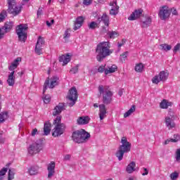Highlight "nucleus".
<instances>
[{"mask_svg": "<svg viewBox=\"0 0 180 180\" xmlns=\"http://www.w3.org/2000/svg\"><path fill=\"white\" fill-rule=\"evenodd\" d=\"M72 138L75 143L81 144L82 143H86V141L91 138V134L86 132L84 129H79L75 131L72 133Z\"/></svg>", "mask_w": 180, "mask_h": 180, "instance_id": "3", "label": "nucleus"}, {"mask_svg": "<svg viewBox=\"0 0 180 180\" xmlns=\"http://www.w3.org/2000/svg\"><path fill=\"white\" fill-rule=\"evenodd\" d=\"M7 11L13 16H18L22 12V6L18 4L16 0H7Z\"/></svg>", "mask_w": 180, "mask_h": 180, "instance_id": "6", "label": "nucleus"}, {"mask_svg": "<svg viewBox=\"0 0 180 180\" xmlns=\"http://www.w3.org/2000/svg\"><path fill=\"white\" fill-rule=\"evenodd\" d=\"M98 22H103L104 25H105V26H109V16H108V15H106V13L103 14V15L101 17H99L98 18Z\"/></svg>", "mask_w": 180, "mask_h": 180, "instance_id": "29", "label": "nucleus"}, {"mask_svg": "<svg viewBox=\"0 0 180 180\" xmlns=\"http://www.w3.org/2000/svg\"><path fill=\"white\" fill-rule=\"evenodd\" d=\"M180 50V43L177 44L174 47V49H173V51L174 53H177V51H179Z\"/></svg>", "mask_w": 180, "mask_h": 180, "instance_id": "50", "label": "nucleus"}, {"mask_svg": "<svg viewBox=\"0 0 180 180\" xmlns=\"http://www.w3.org/2000/svg\"><path fill=\"white\" fill-rule=\"evenodd\" d=\"M47 171H48V179H51V177L56 174V162H51L47 165Z\"/></svg>", "mask_w": 180, "mask_h": 180, "instance_id": "15", "label": "nucleus"}, {"mask_svg": "<svg viewBox=\"0 0 180 180\" xmlns=\"http://www.w3.org/2000/svg\"><path fill=\"white\" fill-rule=\"evenodd\" d=\"M160 49L163 51H169V50H171V49H172V46L171 45H168L167 44H160Z\"/></svg>", "mask_w": 180, "mask_h": 180, "instance_id": "35", "label": "nucleus"}, {"mask_svg": "<svg viewBox=\"0 0 180 180\" xmlns=\"http://www.w3.org/2000/svg\"><path fill=\"white\" fill-rule=\"evenodd\" d=\"M136 179V177L134 176H131L129 178V180H135Z\"/></svg>", "mask_w": 180, "mask_h": 180, "instance_id": "63", "label": "nucleus"}, {"mask_svg": "<svg viewBox=\"0 0 180 180\" xmlns=\"http://www.w3.org/2000/svg\"><path fill=\"white\" fill-rule=\"evenodd\" d=\"M13 27V22L8 21L5 23L4 26L1 27V29H3L5 33L6 34L8 32H11Z\"/></svg>", "mask_w": 180, "mask_h": 180, "instance_id": "27", "label": "nucleus"}, {"mask_svg": "<svg viewBox=\"0 0 180 180\" xmlns=\"http://www.w3.org/2000/svg\"><path fill=\"white\" fill-rule=\"evenodd\" d=\"M98 91L103 96V103L109 105L112 102V96H113V92H112L109 86L100 85Z\"/></svg>", "mask_w": 180, "mask_h": 180, "instance_id": "5", "label": "nucleus"}, {"mask_svg": "<svg viewBox=\"0 0 180 180\" xmlns=\"http://www.w3.org/2000/svg\"><path fill=\"white\" fill-rule=\"evenodd\" d=\"M22 62V58L18 57L15 60H13V62L11 63V65L8 67L9 71H15L18 68V66L19 65V63Z\"/></svg>", "mask_w": 180, "mask_h": 180, "instance_id": "20", "label": "nucleus"}, {"mask_svg": "<svg viewBox=\"0 0 180 180\" xmlns=\"http://www.w3.org/2000/svg\"><path fill=\"white\" fill-rule=\"evenodd\" d=\"M136 112V105H132L131 108L124 114V117H129L132 113Z\"/></svg>", "mask_w": 180, "mask_h": 180, "instance_id": "32", "label": "nucleus"}, {"mask_svg": "<svg viewBox=\"0 0 180 180\" xmlns=\"http://www.w3.org/2000/svg\"><path fill=\"white\" fill-rule=\"evenodd\" d=\"M43 150V144L39 142H34L30 145L28 148V153L30 155H33L34 154H37V153H40Z\"/></svg>", "mask_w": 180, "mask_h": 180, "instance_id": "13", "label": "nucleus"}, {"mask_svg": "<svg viewBox=\"0 0 180 180\" xmlns=\"http://www.w3.org/2000/svg\"><path fill=\"white\" fill-rule=\"evenodd\" d=\"M79 65H77L76 66H75L74 68H72L70 70V72H72V74H77V72H78V68H79Z\"/></svg>", "mask_w": 180, "mask_h": 180, "instance_id": "46", "label": "nucleus"}, {"mask_svg": "<svg viewBox=\"0 0 180 180\" xmlns=\"http://www.w3.org/2000/svg\"><path fill=\"white\" fill-rule=\"evenodd\" d=\"M136 171V162H131L126 167L127 174H133Z\"/></svg>", "mask_w": 180, "mask_h": 180, "instance_id": "26", "label": "nucleus"}, {"mask_svg": "<svg viewBox=\"0 0 180 180\" xmlns=\"http://www.w3.org/2000/svg\"><path fill=\"white\" fill-rule=\"evenodd\" d=\"M171 12H172V15H174L175 16H178V11H176V8H172L170 10V13H171Z\"/></svg>", "mask_w": 180, "mask_h": 180, "instance_id": "52", "label": "nucleus"}, {"mask_svg": "<svg viewBox=\"0 0 180 180\" xmlns=\"http://www.w3.org/2000/svg\"><path fill=\"white\" fill-rule=\"evenodd\" d=\"M5 141V139L2 136V134H0V143H4Z\"/></svg>", "mask_w": 180, "mask_h": 180, "instance_id": "60", "label": "nucleus"}, {"mask_svg": "<svg viewBox=\"0 0 180 180\" xmlns=\"http://www.w3.org/2000/svg\"><path fill=\"white\" fill-rule=\"evenodd\" d=\"M29 27L27 24H20L16 27V34L18 36L19 41H22L25 43L26 41V39H27V30Z\"/></svg>", "mask_w": 180, "mask_h": 180, "instance_id": "7", "label": "nucleus"}, {"mask_svg": "<svg viewBox=\"0 0 180 180\" xmlns=\"http://www.w3.org/2000/svg\"><path fill=\"white\" fill-rule=\"evenodd\" d=\"M71 159V155H65L64 156V160H65V161H68V160Z\"/></svg>", "mask_w": 180, "mask_h": 180, "instance_id": "58", "label": "nucleus"}, {"mask_svg": "<svg viewBox=\"0 0 180 180\" xmlns=\"http://www.w3.org/2000/svg\"><path fill=\"white\" fill-rule=\"evenodd\" d=\"M174 103L167 99H163L160 103V109H168V108L172 106Z\"/></svg>", "mask_w": 180, "mask_h": 180, "instance_id": "23", "label": "nucleus"}, {"mask_svg": "<svg viewBox=\"0 0 180 180\" xmlns=\"http://www.w3.org/2000/svg\"><path fill=\"white\" fill-rule=\"evenodd\" d=\"M178 141H180V135L174 134V138L171 139V142L172 143H178Z\"/></svg>", "mask_w": 180, "mask_h": 180, "instance_id": "42", "label": "nucleus"}, {"mask_svg": "<svg viewBox=\"0 0 180 180\" xmlns=\"http://www.w3.org/2000/svg\"><path fill=\"white\" fill-rule=\"evenodd\" d=\"M43 13V9L39 8L37 11V16H41V14Z\"/></svg>", "mask_w": 180, "mask_h": 180, "instance_id": "57", "label": "nucleus"}, {"mask_svg": "<svg viewBox=\"0 0 180 180\" xmlns=\"http://www.w3.org/2000/svg\"><path fill=\"white\" fill-rule=\"evenodd\" d=\"M5 34H6L5 33V31L4 30V28H0V40L1 39H4V36H5Z\"/></svg>", "mask_w": 180, "mask_h": 180, "instance_id": "51", "label": "nucleus"}, {"mask_svg": "<svg viewBox=\"0 0 180 180\" xmlns=\"http://www.w3.org/2000/svg\"><path fill=\"white\" fill-rule=\"evenodd\" d=\"M58 2H60V4H64V1L65 0H58Z\"/></svg>", "mask_w": 180, "mask_h": 180, "instance_id": "64", "label": "nucleus"}, {"mask_svg": "<svg viewBox=\"0 0 180 180\" xmlns=\"http://www.w3.org/2000/svg\"><path fill=\"white\" fill-rule=\"evenodd\" d=\"M127 56H129V52L126 51L124 52L122 54L120 55V60L122 63H124L127 58Z\"/></svg>", "mask_w": 180, "mask_h": 180, "instance_id": "39", "label": "nucleus"}, {"mask_svg": "<svg viewBox=\"0 0 180 180\" xmlns=\"http://www.w3.org/2000/svg\"><path fill=\"white\" fill-rule=\"evenodd\" d=\"M110 6L112 8L110 10V15H116L119 13V6L116 1H112L110 3Z\"/></svg>", "mask_w": 180, "mask_h": 180, "instance_id": "17", "label": "nucleus"}, {"mask_svg": "<svg viewBox=\"0 0 180 180\" xmlns=\"http://www.w3.org/2000/svg\"><path fill=\"white\" fill-rule=\"evenodd\" d=\"M175 114L174 113V111L169 110L168 115L165 117V123L166 125V127L169 130H171L172 129H175Z\"/></svg>", "mask_w": 180, "mask_h": 180, "instance_id": "8", "label": "nucleus"}, {"mask_svg": "<svg viewBox=\"0 0 180 180\" xmlns=\"http://www.w3.org/2000/svg\"><path fill=\"white\" fill-rule=\"evenodd\" d=\"M90 120H91V118H89V116H82L77 118V124H80V125L88 124Z\"/></svg>", "mask_w": 180, "mask_h": 180, "instance_id": "21", "label": "nucleus"}, {"mask_svg": "<svg viewBox=\"0 0 180 180\" xmlns=\"http://www.w3.org/2000/svg\"><path fill=\"white\" fill-rule=\"evenodd\" d=\"M43 101L44 103H49L51 101V97H50V95H46L43 98Z\"/></svg>", "mask_w": 180, "mask_h": 180, "instance_id": "45", "label": "nucleus"}, {"mask_svg": "<svg viewBox=\"0 0 180 180\" xmlns=\"http://www.w3.org/2000/svg\"><path fill=\"white\" fill-rule=\"evenodd\" d=\"M15 71H13L10 72V74L8 76L7 83L8 84V86H13L15 85Z\"/></svg>", "mask_w": 180, "mask_h": 180, "instance_id": "24", "label": "nucleus"}, {"mask_svg": "<svg viewBox=\"0 0 180 180\" xmlns=\"http://www.w3.org/2000/svg\"><path fill=\"white\" fill-rule=\"evenodd\" d=\"M8 112L0 113V123H4V122L8 119Z\"/></svg>", "mask_w": 180, "mask_h": 180, "instance_id": "38", "label": "nucleus"}, {"mask_svg": "<svg viewBox=\"0 0 180 180\" xmlns=\"http://www.w3.org/2000/svg\"><path fill=\"white\" fill-rule=\"evenodd\" d=\"M108 35L110 39H115V37H119V33L116 31H111L108 32Z\"/></svg>", "mask_w": 180, "mask_h": 180, "instance_id": "37", "label": "nucleus"}, {"mask_svg": "<svg viewBox=\"0 0 180 180\" xmlns=\"http://www.w3.org/2000/svg\"><path fill=\"white\" fill-rule=\"evenodd\" d=\"M67 98L69 101V102H68V105L70 106V108L75 105V102H77V99H78V92L75 87H72L69 90Z\"/></svg>", "mask_w": 180, "mask_h": 180, "instance_id": "10", "label": "nucleus"}, {"mask_svg": "<svg viewBox=\"0 0 180 180\" xmlns=\"http://www.w3.org/2000/svg\"><path fill=\"white\" fill-rule=\"evenodd\" d=\"M5 18H6V11H2L0 13V22H4V20H5Z\"/></svg>", "mask_w": 180, "mask_h": 180, "instance_id": "44", "label": "nucleus"}, {"mask_svg": "<svg viewBox=\"0 0 180 180\" xmlns=\"http://www.w3.org/2000/svg\"><path fill=\"white\" fill-rule=\"evenodd\" d=\"M151 25V18L146 17V20L142 21V27H148Z\"/></svg>", "mask_w": 180, "mask_h": 180, "instance_id": "34", "label": "nucleus"}, {"mask_svg": "<svg viewBox=\"0 0 180 180\" xmlns=\"http://www.w3.org/2000/svg\"><path fill=\"white\" fill-rule=\"evenodd\" d=\"M175 160L176 162L180 163V148L176 149L175 153Z\"/></svg>", "mask_w": 180, "mask_h": 180, "instance_id": "40", "label": "nucleus"}, {"mask_svg": "<svg viewBox=\"0 0 180 180\" xmlns=\"http://www.w3.org/2000/svg\"><path fill=\"white\" fill-rule=\"evenodd\" d=\"M6 172H8V168H3L1 170H0V176H4Z\"/></svg>", "mask_w": 180, "mask_h": 180, "instance_id": "48", "label": "nucleus"}, {"mask_svg": "<svg viewBox=\"0 0 180 180\" xmlns=\"http://www.w3.org/2000/svg\"><path fill=\"white\" fill-rule=\"evenodd\" d=\"M28 172L30 175H37V174H39V167L38 166L31 167Z\"/></svg>", "mask_w": 180, "mask_h": 180, "instance_id": "31", "label": "nucleus"}, {"mask_svg": "<svg viewBox=\"0 0 180 180\" xmlns=\"http://www.w3.org/2000/svg\"><path fill=\"white\" fill-rule=\"evenodd\" d=\"M84 20H85V18H84V17L82 16L78 17L75 22L74 30H78V29H79L81 26H82Z\"/></svg>", "mask_w": 180, "mask_h": 180, "instance_id": "22", "label": "nucleus"}, {"mask_svg": "<svg viewBox=\"0 0 180 180\" xmlns=\"http://www.w3.org/2000/svg\"><path fill=\"white\" fill-rule=\"evenodd\" d=\"M171 15V9L168 6H162L160 8L158 16L161 20H167Z\"/></svg>", "mask_w": 180, "mask_h": 180, "instance_id": "12", "label": "nucleus"}, {"mask_svg": "<svg viewBox=\"0 0 180 180\" xmlns=\"http://www.w3.org/2000/svg\"><path fill=\"white\" fill-rule=\"evenodd\" d=\"M83 4L84 5L88 6L89 5H91V4H92V0H84Z\"/></svg>", "mask_w": 180, "mask_h": 180, "instance_id": "53", "label": "nucleus"}, {"mask_svg": "<svg viewBox=\"0 0 180 180\" xmlns=\"http://www.w3.org/2000/svg\"><path fill=\"white\" fill-rule=\"evenodd\" d=\"M23 74H25V72H23V71H22V72H18V75L19 77H22V76L23 75Z\"/></svg>", "mask_w": 180, "mask_h": 180, "instance_id": "62", "label": "nucleus"}, {"mask_svg": "<svg viewBox=\"0 0 180 180\" xmlns=\"http://www.w3.org/2000/svg\"><path fill=\"white\" fill-rule=\"evenodd\" d=\"M36 134H37V129L35 128V129H32L31 136H36Z\"/></svg>", "mask_w": 180, "mask_h": 180, "instance_id": "56", "label": "nucleus"}, {"mask_svg": "<svg viewBox=\"0 0 180 180\" xmlns=\"http://www.w3.org/2000/svg\"><path fill=\"white\" fill-rule=\"evenodd\" d=\"M106 67V65H102L101 66H99L98 69V72H105V70H106V68H105Z\"/></svg>", "mask_w": 180, "mask_h": 180, "instance_id": "47", "label": "nucleus"}, {"mask_svg": "<svg viewBox=\"0 0 180 180\" xmlns=\"http://www.w3.org/2000/svg\"><path fill=\"white\" fill-rule=\"evenodd\" d=\"M54 24V20H51V21H46V25L50 27L51 25Z\"/></svg>", "mask_w": 180, "mask_h": 180, "instance_id": "54", "label": "nucleus"}, {"mask_svg": "<svg viewBox=\"0 0 180 180\" xmlns=\"http://www.w3.org/2000/svg\"><path fill=\"white\" fill-rule=\"evenodd\" d=\"M179 176V173L177 172H172L171 174H170V179L172 180H176V179H178V177Z\"/></svg>", "mask_w": 180, "mask_h": 180, "instance_id": "41", "label": "nucleus"}, {"mask_svg": "<svg viewBox=\"0 0 180 180\" xmlns=\"http://www.w3.org/2000/svg\"><path fill=\"white\" fill-rule=\"evenodd\" d=\"M57 85H58V78L56 76H53L51 78L48 77L44 85L43 94L46 92V89H47L48 86L53 89V88L57 86Z\"/></svg>", "mask_w": 180, "mask_h": 180, "instance_id": "11", "label": "nucleus"}, {"mask_svg": "<svg viewBox=\"0 0 180 180\" xmlns=\"http://www.w3.org/2000/svg\"><path fill=\"white\" fill-rule=\"evenodd\" d=\"M99 117L101 120H103L104 117H106V107L105 104L99 105Z\"/></svg>", "mask_w": 180, "mask_h": 180, "instance_id": "25", "label": "nucleus"}, {"mask_svg": "<svg viewBox=\"0 0 180 180\" xmlns=\"http://www.w3.org/2000/svg\"><path fill=\"white\" fill-rule=\"evenodd\" d=\"M15 178V172H12V170H8V180H12Z\"/></svg>", "mask_w": 180, "mask_h": 180, "instance_id": "43", "label": "nucleus"}, {"mask_svg": "<svg viewBox=\"0 0 180 180\" xmlns=\"http://www.w3.org/2000/svg\"><path fill=\"white\" fill-rule=\"evenodd\" d=\"M121 143L122 145L120 146L115 153L119 161H122V160H123V155H124L125 153H129L130 150H131V143L127 141V137L123 136L121 139Z\"/></svg>", "mask_w": 180, "mask_h": 180, "instance_id": "2", "label": "nucleus"}, {"mask_svg": "<svg viewBox=\"0 0 180 180\" xmlns=\"http://www.w3.org/2000/svg\"><path fill=\"white\" fill-rule=\"evenodd\" d=\"M168 77H169V73L167 70L161 71L158 75H155L152 78L153 84H160V82H165L167 79H168Z\"/></svg>", "mask_w": 180, "mask_h": 180, "instance_id": "9", "label": "nucleus"}, {"mask_svg": "<svg viewBox=\"0 0 180 180\" xmlns=\"http://www.w3.org/2000/svg\"><path fill=\"white\" fill-rule=\"evenodd\" d=\"M70 36H71V34L70 33V30H67L65 32V34L63 35V38L64 39H68V37H70Z\"/></svg>", "mask_w": 180, "mask_h": 180, "instance_id": "49", "label": "nucleus"}, {"mask_svg": "<svg viewBox=\"0 0 180 180\" xmlns=\"http://www.w3.org/2000/svg\"><path fill=\"white\" fill-rule=\"evenodd\" d=\"M126 41V39H122L120 43H118V47H122V46H124Z\"/></svg>", "mask_w": 180, "mask_h": 180, "instance_id": "55", "label": "nucleus"}, {"mask_svg": "<svg viewBox=\"0 0 180 180\" xmlns=\"http://www.w3.org/2000/svg\"><path fill=\"white\" fill-rule=\"evenodd\" d=\"M170 141H171V139H167L166 141H165V146H167V144H169Z\"/></svg>", "mask_w": 180, "mask_h": 180, "instance_id": "61", "label": "nucleus"}, {"mask_svg": "<svg viewBox=\"0 0 180 180\" xmlns=\"http://www.w3.org/2000/svg\"><path fill=\"white\" fill-rule=\"evenodd\" d=\"M89 29H91V30H94L96 29V27H99V24L98 22L93 21L88 24Z\"/></svg>", "mask_w": 180, "mask_h": 180, "instance_id": "36", "label": "nucleus"}, {"mask_svg": "<svg viewBox=\"0 0 180 180\" xmlns=\"http://www.w3.org/2000/svg\"><path fill=\"white\" fill-rule=\"evenodd\" d=\"M143 16V9L135 10L128 18V20H136Z\"/></svg>", "mask_w": 180, "mask_h": 180, "instance_id": "16", "label": "nucleus"}, {"mask_svg": "<svg viewBox=\"0 0 180 180\" xmlns=\"http://www.w3.org/2000/svg\"><path fill=\"white\" fill-rule=\"evenodd\" d=\"M135 71L136 72H142L143 71H144V65H143V63H137L135 65Z\"/></svg>", "mask_w": 180, "mask_h": 180, "instance_id": "33", "label": "nucleus"}, {"mask_svg": "<svg viewBox=\"0 0 180 180\" xmlns=\"http://www.w3.org/2000/svg\"><path fill=\"white\" fill-rule=\"evenodd\" d=\"M51 131V124L49 122H46L44 126V135L49 136Z\"/></svg>", "mask_w": 180, "mask_h": 180, "instance_id": "30", "label": "nucleus"}, {"mask_svg": "<svg viewBox=\"0 0 180 180\" xmlns=\"http://www.w3.org/2000/svg\"><path fill=\"white\" fill-rule=\"evenodd\" d=\"M43 46H44V39L39 37L35 46V53L38 54V56H40L43 53Z\"/></svg>", "mask_w": 180, "mask_h": 180, "instance_id": "14", "label": "nucleus"}, {"mask_svg": "<svg viewBox=\"0 0 180 180\" xmlns=\"http://www.w3.org/2000/svg\"><path fill=\"white\" fill-rule=\"evenodd\" d=\"M54 128L53 129V137H58L61 134H64L65 131V124L61 122V116H57L53 120Z\"/></svg>", "mask_w": 180, "mask_h": 180, "instance_id": "4", "label": "nucleus"}, {"mask_svg": "<svg viewBox=\"0 0 180 180\" xmlns=\"http://www.w3.org/2000/svg\"><path fill=\"white\" fill-rule=\"evenodd\" d=\"M65 110V105L64 103H59L58 105H56L53 112V116H57V115H60L63 112V110Z\"/></svg>", "mask_w": 180, "mask_h": 180, "instance_id": "18", "label": "nucleus"}, {"mask_svg": "<svg viewBox=\"0 0 180 180\" xmlns=\"http://www.w3.org/2000/svg\"><path fill=\"white\" fill-rule=\"evenodd\" d=\"M70 61H71V56L68 53L59 57V63H62L63 65H67Z\"/></svg>", "mask_w": 180, "mask_h": 180, "instance_id": "19", "label": "nucleus"}, {"mask_svg": "<svg viewBox=\"0 0 180 180\" xmlns=\"http://www.w3.org/2000/svg\"><path fill=\"white\" fill-rule=\"evenodd\" d=\"M143 171H145V172L142 174L143 176L146 175H148V170L147 169V168H143Z\"/></svg>", "mask_w": 180, "mask_h": 180, "instance_id": "59", "label": "nucleus"}, {"mask_svg": "<svg viewBox=\"0 0 180 180\" xmlns=\"http://www.w3.org/2000/svg\"><path fill=\"white\" fill-rule=\"evenodd\" d=\"M116 71H117V66L116 65H112L105 69V75H108V74H113V72H116Z\"/></svg>", "mask_w": 180, "mask_h": 180, "instance_id": "28", "label": "nucleus"}, {"mask_svg": "<svg viewBox=\"0 0 180 180\" xmlns=\"http://www.w3.org/2000/svg\"><path fill=\"white\" fill-rule=\"evenodd\" d=\"M113 53V50L110 49V44L109 41L100 42L96 48V60L101 63L103 58H106Z\"/></svg>", "mask_w": 180, "mask_h": 180, "instance_id": "1", "label": "nucleus"}]
</instances>
